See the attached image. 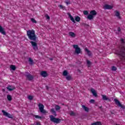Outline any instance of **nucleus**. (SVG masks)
Listing matches in <instances>:
<instances>
[{
	"label": "nucleus",
	"instance_id": "nucleus-1",
	"mask_svg": "<svg viewBox=\"0 0 125 125\" xmlns=\"http://www.w3.org/2000/svg\"><path fill=\"white\" fill-rule=\"evenodd\" d=\"M27 35L28 39L30 41H33L30 42V43L31 44L32 46L33 47V49L35 51L38 50V42L39 40H38V37L36 36V33H35V30H28L27 31Z\"/></svg>",
	"mask_w": 125,
	"mask_h": 125
},
{
	"label": "nucleus",
	"instance_id": "nucleus-10",
	"mask_svg": "<svg viewBox=\"0 0 125 125\" xmlns=\"http://www.w3.org/2000/svg\"><path fill=\"white\" fill-rule=\"evenodd\" d=\"M16 87L14 86H12L11 85H8L7 87V89L9 90V91H12V90H14L15 89Z\"/></svg>",
	"mask_w": 125,
	"mask_h": 125
},
{
	"label": "nucleus",
	"instance_id": "nucleus-3",
	"mask_svg": "<svg viewBox=\"0 0 125 125\" xmlns=\"http://www.w3.org/2000/svg\"><path fill=\"white\" fill-rule=\"evenodd\" d=\"M38 107H39V110L42 114H46V111L44 110V105L40 103L38 104Z\"/></svg>",
	"mask_w": 125,
	"mask_h": 125
},
{
	"label": "nucleus",
	"instance_id": "nucleus-36",
	"mask_svg": "<svg viewBox=\"0 0 125 125\" xmlns=\"http://www.w3.org/2000/svg\"><path fill=\"white\" fill-rule=\"evenodd\" d=\"M87 64L88 67H90V65H91V62L90 61H89V60H87Z\"/></svg>",
	"mask_w": 125,
	"mask_h": 125
},
{
	"label": "nucleus",
	"instance_id": "nucleus-35",
	"mask_svg": "<svg viewBox=\"0 0 125 125\" xmlns=\"http://www.w3.org/2000/svg\"><path fill=\"white\" fill-rule=\"evenodd\" d=\"M45 17L46 18L47 20H50V17H49V16L47 14L45 15Z\"/></svg>",
	"mask_w": 125,
	"mask_h": 125
},
{
	"label": "nucleus",
	"instance_id": "nucleus-20",
	"mask_svg": "<svg viewBox=\"0 0 125 125\" xmlns=\"http://www.w3.org/2000/svg\"><path fill=\"white\" fill-rule=\"evenodd\" d=\"M82 108L83 109V110H84L85 112H88V111H89V108L83 104L82 105Z\"/></svg>",
	"mask_w": 125,
	"mask_h": 125
},
{
	"label": "nucleus",
	"instance_id": "nucleus-47",
	"mask_svg": "<svg viewBox=\"0 0 125 125\" xmlns=\"http://www.w3.org/2000/svg\"><path fill=\"white\" fill-rule=\"evenodd\" d=\"M78 72L79 73H81V70H80V69H78Z\"/></svg>",
	"mask_w": 125,
	"mask_h": 125
},
{
	"label": "nucleus",
	"instance_id": "nucleus-12",
	"mask_svg": "<svg viewBox=\"0 0 125 125\" xmlns=\"http://www.w3.org/2000/svg\"><path fill=\"white\" fill-rule=\"evenodd\" d=\"M41 75L43 78H45V77H46L48 75V74H47V72L45 71H42L41 73Z\"/></svg>",
	"mask_w": 125,
	"mask_h": 125
},
{
	"label": "nucleus",
	"instance_id": "nucleus-44",
	"mask_svg": "<svg viewBox=\"0 0 125 125\" xmlns=\"http://www.w3.org/2000/svg\"><path fill=\"white\" fill-rule=\"evenodd\" d=\"M65 2L67 5L70 4V3H71V2L70 1H65Z\"/></svg>",
	"mask_w": 125,
	"mask_h": 125
},
{
	"label": "nucleus",
	"instance_id": "nucleus-15",
	"mask_svg": "<svg viewBox=\"0 0 125 125\" xmlns=\"http://www.w3.org/2000/svg\"><path fill=\"white\" fill-rule=\"evenodd\" d=\"M102 96L103 97V100L104 101H106L107 100H108V101H110L111 100H110V99H109V98L107 97V96L105 95H102Z\"/></svg>",
	"mask_w": 125,
	"mask_h": 125
},
{
	"label": "nucleus",
	"instance_id": "nucleus-43",
	"mask_svg": "<svg viewBox=\"0 0 125 125\" xmlns=\"http://www.w3.org/2000/svg\"><path fill=\"white\" fill-rule=\"evenodd\" d=\"M99 109H100L101 111L102 112H103V108H102V106H99Z\"/></svg>",
	"mask_w": 125,
	"mask_h": 125
},
{
	"label": "nucleus",
	"instance_id": "nucleus-39",
	"mask_svg": "<svg viewBox=\"0 0 125 125\" xmlns=\"http://www.w3.org/2000/svg\"><path fill=\"white\" fill-rule=\"evenodd\" d=\"M70 116H76V114H75V112L74 111H71L70 113Z\"/></svg>",
	"mask_w": 125,
	"mask_h": 125
},
{
	"label": "nucleus",
	"instance_id": "nucleus-41",
	"mask_svg": "<svg viewBox=\"0 0 125 125\" xmlns=\"http://www.w3.org/2000/svg\"><path fill=\"white\" fill-rule=\"evenodd\" d=\"M90 103H94L95 102V100L93 99H91L89 101Z\"/></svg>",
	"mask_w": 125,
	"mask_h": 125
},
{
	"label": "nucleus",
	"instance_id": "nucleus-24",
	"mask_svg": "<svg viewBox=\"0 0 125 125\" xmlns=\"http://www.w3.org/2000/svg\"><path fill=\"white\" fill-rule=\"evenodd\" d=\"M75 18L76 22H80L81 21V17H79V16H75Z\"/></svg>",
	"mask_w": 125,
	"mask_h": 125
},
{
	"label": "nucleus",
	"instance_id": "nucleus-2",
	"mask_svg": "<svg viewBox=\"0 0 125 125\" xmlns=\"http://www.w3.org/2000/svg\"><path fill=\"white\" fill-rule=\"evenodd\" d=\"M50 120L51 122L54 123L55 124H59L61 122V119L59 118H56L53 116V115L49 116Z\"/></svg>",
	"mask_w": 125,
	"mask_h": 125
},
{
	"label": "nucleus",
	"instance_id": "nucleus-40",
	"mask_svg": "<svg viewBox=\"0 0 125 125\" xmlns=\"http://www.w3.org/2000/svg\"><path fill=\"white\" fill-rule=\"evenodd\" d=\"M28 98L29 100H33V96L30 95L28 97Z\"/></svg>",
	"mask_w": 125,
	"mask_h": 125
},
{
	"label": "nucleus",
	"instance_id": "nucleus-49",
	"mask_svg": "<svg viewBox=\"0 0 125 125\" xmlns=\"http://www.w3.org/2000/svg\"><path fill=\"white\" fill-rule=\"evenodd\" d=\"M111 113L112 114H114V113H113V112H111Z\"/></svg>",
	"mask_w": 125,
	"mask_h": 125
},
{
	"label": "nucleus",
	"instance_id": "nucleus-6",
	"mask_svg": "<svg viewBox=\"0 0 125 125\" xmlns=\"http://www.w3.org/2000/svg\"><path fill=\"white\" fill-rule=\"evenodd\" d=\"M73 48L75 49V53H77V54H80L81 53V48L79 47L78 45H73Z\"/></svg>",
	"mask_w": 125,
	"mask_h": 125
},
{
	"label": "nucleus",
	"instance_id": "nucleus-22",
	"mask_svg": "<svg viewBox=\"0 0 125 125\" xmlns=\"http://www.w3.org/2000/svg\"><path fill=\"white\" fill-rule=\"evenodd\" d=\"M91 125H102V123L100 121L96 122L95 123H92Z\"/></svg>",
	"mask_w": 125,
	"mask_h": 125
},
{
	"label": "nucleus",
	"instance_id": "nucleus-48",
	"mask_svg": "<svg viewBox=\"0 0 125 125\" xmlns=\"http://www.w3.org/2000/svg\"><path fill=\"white\" fill-rule=\"evenodd\" d=\"M47 87V89H48V87H47V86H46Z\"/></svg>",
	"mask_w": 125,
	"mask_h": 125
},
{
	"label": "nucleus",
	"instance_id": "nucleus-13",
	"mask_svg": "<svg viewBox=\"0 0 125 125\" xmlns=\"http://www.w3.org/2000/svg\"><path fill=\"white\" fill-rule=\"evenodd\" d=\"M104 9H112L113 8V6L108 5V4H105L104 6Z\"/></svg>",
	"mask_w": 125,
	"mask_h": 125
},
{
	"label": "nucleus",
	"instance_id": "nucleus-17",
	"mask_svg": "<svg viewBox=\"0 0 125 125\" xmlns=\"http://www.w3.org/2000/svg\"><path fill=\"white\" fill-rule=\"evenodd\" d=\"M50 112L53 115H54V117H56V116H57V114H56V111H55V109H54V108H51L50 109Z\"/></svg>",
	"mask_w": 125,
	"mask_h": 125
},
{
	"label": "nucleus",
	"instance_id": "nucleus-18",
	"mask_svg": "<svg viewBox=\"0 0 125 125\" xmlns=\"http://www.w3.org/2000/svg\"><path fill=\"white\" fill-rule=\"evenodd\" d=\"M115 16L116 17H118V19H121V16H120V12L118 10L115 11Z\"/></svg>",
	"mask_w": 125,
	"mask_h": 125
},
{
	"label": "nucleus",
	"instance_id": "nucleus-42",
	"mask_svg": "<svg viewBox=\"0 0 125 125\" xmlns=\"http://www.w3.org/2000/svg\"><path fill=\"white\" fill-rule=\"evenodd\" d=\"M59 7L62 9H65V7L63 6L62 5H60Z\"/></svg>",
	"mask_w": 125,
	"mask_h": 125
},
{
	"label": "nucleus",
	"instance_id": "nucleus-30",
	"mask_svg": "<svg viewBox=\"0 0 125 125\" xmlns=\"http://www.w3.org/2000/svg\"><path fill=\"white\" fill-rule=\"evenodd\" d=\"M66 79L67 81H71V80L72 79V77H71V76H70V75H68L66 77Z\"/></svg>",
	"mask_w": 125,
	"mask_h": 125
},
{
	"label": "nucleus",
	"instance_id": "nucleus-50",
	"mask_svg": "<svg viewBox=\"0 0 125 125\" xmlns=\"http://www.w3.org/2000/svg\"><path fill=\"white\" fill-rule=\"evenodd\" d=\"M51 60H52V59H51Z\"/></svg>",
	"mask_w": 125,
	"mask_h": 125
},
{
	"label": "nucleus",
	"instance_id": "nucleus-37",
	"mask_svg": "<svg viewBox=\"0 0 125 125\" xmlns=\"http://www.w3.org/2000/svg\"><path fill=\"white\" fill-rule=\"evenodd\" d=\"M112 71H117V67L115 66L112 67Z\"/></svg>",
	"mask_w": 125,
	"mask_h": 125
},
{
	"label": "nucleus",
	"instance_id": "nucleus-16",
	"mask_svg": "<svg viewBox=\"0 0 125 125\" xmlns=\"http://www.w3.org/2000/svg\"><path fill=\"white\" fill-rule=\"evenodd\" d=\"M68 15L70 19V20L73 22V23H76V21H75V19H74V17L71 15V14L70 13H68Z\"/></svg>",
	"mask_w": 125,
	"mask_h": 125
},
{
	"label": "nucleus",
	"instance_id": "nucleus-38",
	"mask_svg": "<svg viewBox=\"0 0 125 125\" xmlns=\"http://www.w3.org/2000/svg\"><path fill=\"white\" fill-rule=\"evenodd\" d=\"M83 13L84 15H87V14H88V11H83Z\"/></svg>",
	"mask_w": 125,
	"mask_h": 125
},
{
	"label": "nucleus",
	"instance_id": "nucleus-8",
	"mask_svg": "<svg viewBox=\"0 0 125 125\" xmlns=\"http://www.w3.org/2000/svg\"><path fill=\"white\" fill-rule=\"evenodd\" d=\"M25 76L28 81H31L34 80V76L29 73H27V74H26Z\"/></svg>",
	"mask_w": 125,
	"mask_h": 125
},
{
	"label": "nucleus",
	"instance_id": "nucleus-46",
	"mask_svg": "<svg viewBox=\"0 0 125 125\" xmlns=\"http://www.w3.org/2000/svg\"><path fill=\"white\" fill-rule=\"evenodd\" d=\"M118 32H121V27H118Z\"/></svg>",
	"mask_w": 125,
	"mask_h": 125
},
{
	"label": "nucleus",
	"instance_id": "nucleus-11",
	"mask_svg": "<svg viewBox=\"0 0 125 125\" xmlns=\"http://www.w3.org/2000/svg\"><path fill=\"white\" fill-rule=\"evenodd\" d=\"M0 33H1V34L4 35H6V32H5V31H4V28H3L2 26L0 25Z\"/></svg>",
	"mask_w": 125,
	"mask_h": 125
},
{
	"label": "nucleus",
	"instance_id": "nucleus-7",
	"mask_svg": "<svg viewBox=\"0 0 125 125\" xmlns=\"http://www.w3.org/2000/svg\"><path fill=\"white\" fill-rule=\"evenodd\" d=\"M124 50H125V46H123L122 50H121L119 53V55L121 56V57H123V58H125V53Z\"/></svg>",
	"mask_w": 125,
	"mask_h": 125
},
{
	"label": "nucleus",
	"instance_id": "nucleus-14",
	"mask_svg": "<svg viewBox=\"0 0 125 125\" xmlns=\"http://www.w3.org/2000/svg\"><path fill=\"white\" fill-rule=\"evenodd\" d=\"M90 14L94 17V16H96V15H97V12L93 10L90 12Z\"/></svg>",
	"mask_w": 125,
	"mask_h": 125
},
{
	"label": "nucleus",
	"instance_id": "nucleus-26",
	"mask_svg": "<svg viewBox=\"0 0 125 125\" xmlns=\"http://www.w3.org/2000/svg\"><path fill=\"white\" fill-rule=\"evenodd\" d=\"M55 108L56 111H60V109H61V107H60L59 105H56Z\"/></svg>",
	"mask_w": 125,
	"mask_h": 125
},
{
	"label": "nucleus",
	"instance_id": "nucleus-34",
	"mask_svg": "<svg viewBox=\"0 0 125 125\" xmlns=\"http://www.w3.org/2000/svg\"><path fill=\"white\" fill-rule=\"evenodd\" d=\"M31 21H32V23H37V21H36V20H35V19H34V18H31Z\"/></svg>",
	"mask_w": 125,
	"mask_h": 125
},
{
	"label": "nucleus",
	"instance_id": "nucleus-9",
	"mask_svg": "<svg viewBox=\"0 0 125 125\" xmlns=\"http://www.w3.org/2000/svg\"><path fill=\"white\" fill-rule=\"evenodd\" d=\"M90 91L95 97H97L98 96L96 91H95V89H93V88H91Z\"/></svg>",
	"mask_w": 125,
	"mask_h": 125
},
{
	"label": "nucleus",
	"instance_id": "nucleus-19",
	"mask_svg": "<svg viewBox=\"0 0 125 125\" xmlns=\"http://www.w3.org/2000/svg\"><path fill=\"white\" fill-rule=\"evenodd\" d=\"M68 34H69V36L71 38H75V37H76V34H75V33L73 32H69Z\"/></svg>",
	"mask_w": 125,
	"mask_h": 125
},
{
	"label": "nucleus",
	"instance_id": "nucleus-32",
	"mask_svg": "<svg viewBox=\"0 0 125 125\" xmlns=\"http://www.w3.org/2000/svg\"><path fill=\"white\" fill-rule=\"evenodd\" d=\"M34 117H35V118H36V119H42V116H40L39 115H34Z\"/></svg>",
	"mask_w": 125,
	"mask_h": 125
},
{
	"label": "nucleus",
	"instance_id": "nucleus-21",
	"mask_svg": "<svg viewBox=\"0 0 125 125\" xmlns=\"http://www.w3.org/2000/svg\"><path fill=\"white\" fill-rule=\"evenodd\" d=\"M28 62H29V65H33L34 64V61L32 59V58H28Z\"/></svg>",
	"mask_w": 125,
	"mask_h": 125
},
{
	"label": "nucleus",
	"instance_id": "nucleus-31",
	"mask_svg": "<svg viewBox=\"0 0 125 125\" xmlns=\"http://www.w3.org/2000/svg\"><path fill=\"white\" fill-rule=\"evenodd\" d=\"M82 26H83V27H84L85 28L86 27H89V25L85 23H82Z\"/></svg>",
	"mask_w": 125,
	"mask_h": 125
},
{
	"label": "nucleus",
	"instance_id": "nucleus-29",
	"mask_svg": "<svg viewBox=\"0 0 125 125\" xmlns=\"http://www.w3.org/2000/svg\"><path fill=\"white\" fill-rule=\"evenodd\" d=\"M10 68L13 71H15V70H16V66H15V65H11Z\"/></svg>",
	"mask_w": 125,
	"mask_h": 125
},
{
	"label": "nucleus",
	"instance_id": "nucleus-27",
	"mask_svg": "<svg viewBox=\"0 0 125 125\" xmlns=\"http://www.w3.org/2000/svg\"><path fill=\"white\" fill-rule=\"evenodd\" d=\"M7 99H8V101H11L12 100V96L10 95H7Z\"/></svg>",
	"mask_w": 125,
	"mask_h": 125
},
{
	"label": "nucleus",
	"instance_id": "nucleus-28",
	"mask_svg": "<svg viewBox=\"0 0 125 125\" xmlns=\"http://www.w3.org/2000/svg\"><path fill=\"white\" fill-rule=\"evenodd\" d=\"M62 75L64 77H67V76H68V71L64 70L62 73Z\"/></svg>",
	"mask_w": 125,
	"mask_h": 125
},
{
	"label": "nucleus",
	"instance_id": "nucleus-25",
	"mask_svg": "<svg viewBox=\"0 0 125 125\" xmlns=\"http://www.w3.org/2000/svg\"><path fill=\"white\" fill-rule=\"evenodd\" d=\"M85 51H86V52H87L88 56H91V52H90V51H89L88 50V49L85 48Z\"/></svg>",
	"mask_w": 125,
	"mask_h": 125
},
{
	"label": "nucleus",
	"instance_id": "nucleus-33",
	"mask_svg": "<svg viewBox=\"0 0 125 125\" xmlns=\"http://www.w3.org/2000/svg\"><path fill=\"white\" fill-rule=\"evenodd\" d=\"M121 44H122V45H123V44H125V39L121 38Z\"/></svg>",
	"mask_w": 125,
	"mask_h": 125
},
{
	"label": "nucleus",
	"instance_id": "nucleus-45",
	"mask_svg": "<svg viewBox=\"0 0 125 125\" xmlns=\"http://www.w3.org/2000/svg\"><path fill=\"white\" fill-rule=\"evenodd\" d=\"M41 125V123H40V122H37L36 123V125Z\"/></svg>",
	"mask_w": 125,
	"mask_h": 125
},
{
	"label": "nucleus",
	"instance_id": "nucleus-23",
	"mask_svg": "<svg viewBox=\"0 0 125 125\" xmlns=\"http://www.w3.org/2000/svg\"><path fill=\"white\" fill-rule=\"evenodd\" d=\"M94 18V17L93 16H92V15H91L90 14L89 15H88L87 17V18L89 20H92L93 19V18Z\"/></svg>",
	"mask_w": 125,
	"mask_h": 125
},
{
	"label": "nucleus",
	"instance_id": "nucleus-5",
	"mask_svg": "<svg viewBox=\"0 0 125 125\" xmlns=\"http://www.w3.org/2000/svg\"><path fill=\"white\" fill-rule=\"evenodd\" d=\"M114 101H115V104L118 106H119V107H121L122 109H125V106L124 105H122V104H121V102H119V101L118 99H115Z\"/></svg>",
	"mask_w": 125,
	"mask_h": 125
},
{
	"label": "nucleus",
	"instance_id": "nucleus-4",
	"mask_svg": "<svg viewBox=\"0 0 125 125\" xmlns=\"http://www.w3.org/2000/svg\"><path fill=\"white\" fill-rule=\"evenodd\" d=\"M2 113H3V116L5 117H7L9 119H11L12 120L13 119V116L7 112L5 111L4 110H2Z\"/></svg>",
	"mask_w": 125,
	"mask_h": 125
}]
</instances>
